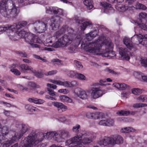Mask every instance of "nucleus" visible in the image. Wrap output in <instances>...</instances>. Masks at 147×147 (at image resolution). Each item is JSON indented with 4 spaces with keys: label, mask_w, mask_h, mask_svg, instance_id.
Segmentation results:
<instances>
[{
    "label": "nucleus",
    "mask_w": 147,
    "mask_h": 147,
    "mask_svg": "<svg viewBox=\"0 0 147 147\" xmlns=\"http://www.w3.org/2000/svg\"><path fill=\"white\" fill-rule=\"evenodd\" d=\"M78 73L73 71H70L68 75L71 77L76 78Z\"/></svg>",
    "instance_id": "nucleus-47"
},
{
    "label": "nucleus",
    "mask_w": 147,
    "mask_h": 147,
    "mask_svg": "<svg viewBox=\"0 0 147 147\" xmlns=\"http://www.w3.org/2000/svg\"><path fill=\"white\" fill-rule=\"evenodd\" d=\"M74 64L76 67L79 69H82L83 67V66L81 63L76 60L74 61Z\"/></svg>",
    "instance_id": "nucleus-44"
},
{
    "label": "nucleus",
    "mask_w": 147,
    "mask_h": 147,
    "mask_svg": "<svg viewBox=\"0 0 147 147\" xmlns=\"http://www.w3.org/2000/svg\"><path fill=\"white\" fill-rule=\"evenodd\" d=\"M20 69L21 72L25 73L27 71H29L32 72L33 68L27 64H22L20 66Z\"/></svg>",
    "instance_id": "nucleus-21"
},
{
    "label": "nucleus",
    "mask_w": 147,
    "mask_h": 147,
    "mask_svg": "<svg viewBox=\"0 0 147 147\" xmlns=\"http://www.w3.org/2000/svg\"><path fill=\"white\" fill-rule=\"evenodd\" d=\"M52 104L53 105L56 107L58 111L59 112H62L65 110L67 107L62 103L57 102H53Z\"/></svg>",
    "instance_id": "nucleus-18"
},
{
    "label": "nucleus",
    "mask_w": 147,
    "mask_h": 147,
    "mask_svg": "<svg viewBox=\"0 0 147 147\" xmlns=\"http://www.w3.org/2000/svg\"><path fill=\"white\" fill-rule=\"evenodd\" d=\"M19 5L21 6H24L29 4L28 0H18Z\"/></svg>",
    "instance_id": "nucleus-39"
},
{
    "label": "nucleus",
    "mask_w": 147,
    "mask_h": 147,
    "mask_svg": "<svg viewBox=\"0 0 147 147\" xmlns=\"http://www.w3.org/2000/svg\"><path fill=\"white\" fill-rule=\"evenodd\" d=\"M28 100L30 102H33L34 104H42L45 102V101L42 99L34 98H29Z\"/></svg>",
    "instance_id": "nucleus-26"
},
{
    "label": "nucleus",
    "mask_w": 147,
    "mask_h": 147,
    "mask_svg": "<svg viewBox=\"0 0 147 147\" xmlns=\"http://www.w3.org/2000/svg\"><path fill=\"white\" fill-rule=\"evenodd\" d=\"M58 92L60 93H63L64 94H66L69 91L68 90L66 89H62L59 90Z\"/></svg>",
    "instance_id": "nucleus-60"
},
{
    "label": "nucleus",
    "mask_w": 147,
    "mask_h": 147,
    "mask_svg": "<svg viewBox=\"0 0 147 147\" xmlns=\"http://www.w3.org/2000/svg\"><path fill=\"white\" fill-rule=\"evenodd\" d=\"M47 90L49 92V93L50 95L53 96L55 95V92L53 90L49 88H48Z\"/></svg>",
    "instance_id": "nucleus-59"
},
{
    "label": "nucleus",
    "mask_w": 147,
    "mask_h": 147,
    "mask_svg": "<svg viewBox=\"0 0 147 147\" xmlns=\"http://www.w3.org/2000/svg\"><path fill=\"white\" fill-rule=\"evenodd\" d=\"M141 61V63L143 65V66L147 67V59L142 58Z\"/></svg>",
    "instance_id": "nucleus-55"
},
{
    "label": "nucleus",
    "mask_w": 147,
    "mask_h": 147,
    "mask_svg": "<svg viewBox=\"0 0 147 147\" xmlns=\"http://www.w3.org/2000/svg\"><path fill=\"white\" fill-rule=\"evenodd\" d=\"M115 8L117 10L123 12L127 10L129 7L127 5L118 4L116 5Z\"/></svg>",
    "instance_id": "nucleus-25"
},
{
    "label": "nucleus",
    "mask_w": 147,
    "mask_h": 147,
    "mask_svg": "<svg viewBox=\"0 0 147 147\" xmlns=\"http://www.w3.org/2000/svg\"><path fill=\"white\" fill-rule=\"evenodd\" d=\"M3 113L7 117H11V115L13 113L12 111H6L5 110H4Z\"/></svg>",
    "instance_id": "nucleus-54"
},
{
    "label": "nucleus",
    "mask_w": 147,
    "mask_h": 147,
    "mask_svg": "<svg viewBox=\"0 0 147 147\" xmlns=\"http://www.w3.org/2000/svg\"><path fill=\"white\" fill-rule=\"evenodd\" d=\"M123 42L124 44L129 49L123 47L118 48L119 54L120 56V59L123 61H128L130 59V53L129 51L133 48L134 46L131 40L128 37H125L123 40Z\"/></svg>",
    "instance_id": "nucleus-7"
},
{
    "label": "nucleus",
    "mask_w": 147,
    "mask_h": 147,
    "mask_svg": "<svg viewBox=\"0 0 147 147\" xmlns=\"http://www.w3.org/2000/svg\"><path fill=\"white\" fill-rule=\"evenodd\" d=\"M52 41L50 40V39H47L46 40L45 45L47 46H51V45H50V44H52Z\"/></svg>",
    "instance_id": "nucleus-61"
},
{
    "label": "nucleus",
    "mask_w": 147,
    "mask_h": 147,
    "mask_svg": "<svg viewBox=\"0 0 147 147\" xmlns=\"http://www.w3.org/2000/svg\"><path fill=\"white\" fill-rule=\"evenodd\" d=\"M60 100L62 102L67 103H72V100L71 98L65 95H61L59 96Z\"/></svg>",
    "instance_id": "nucleus-27"
},
{
    "label": "nucleus",
    "mask_w": 147,
    "mask_h": 147,
    "mask_svg": "<svg viewBox=\"0 0 147 147\" xmlns=\"http://www.w3.org/2000/svg\"><path fill=\"white\" fill-rule=\"evenodd\" d=\"M102 114L101 113H88L86 114L87 117L90 119H98L100 118H102L103 117L100 116H102Z\"/></svg>",
    "instance_id": "nucleus-19"
},
{
    "label": "nucleus",
    "mask_w": 147,
    "mask_h": 147,
    "mask_svg": "<svg viewBox=\"0 0 147 147\" xmlns=\"http://www.w3.org/2000/svg\"><path fill=\"white\" fill-rule=\"evenodd\" d=\"M47 86L48 87H49L51 88H53L54 89H56L57 88V86L56 85L53 84H47Z\"/></svg>",
    "instance_id": "nucleus-63"
},
{
    "label": "nucleus",
    "mask_w": 147,
    "mask_h": 147,
    "mask_svg": "<svg viewBox=\"0 0 147 147\" xmlns=\"http://www.w3.org/2000/svg\"><path fill=\"white\" fill-rule=\"evenodd\" d=\"M147 105L145 103H136L133 105V107L135 108H138L140 107H146Z\"/></svg>",
    "instance_id": "nucleus-35"
},
{
    "label": "nucleus",
    "mask_w": 147,
    "mask_h": 147,
    "mask_svg": "<svg viewBox=\"0 0 147 147\" xmlns=\"http://www.w3.org/2000/svg\"><path fill=\"white\" fill-rule=\"evenodd\" d=\"M80 126L78 124H77L74 125L73 127L72 130L75 133H78L79 131V129L80 128Z\"/></svg>",
    "instance_id": "nucleus-42"
},
{
    "label": "nucleus",
    "mask_w": 147,
    "mask_h": 147,
    "mask_svg": "<svg viewBox=\"0 0 147 147\" xmlns=\"http://www.w3.org/2000/svg\"><path fill=\"white\" fill-rule=\"evenodd\" d=\"M17 67V64H13L9 66V68L10 71L13 74L16 76H19L21 74V73L20 71L16 69Z\"/></svg>",
    "instance_id": "nucleus-20"
},
{
    "label": "nucleus",
    "mask_w": 147,
    "mask_h": 147,
    "mask_svg": "<svg viewBox=\"0 0 147 147\" xmlns=\"http://www.w3.org/2000/svg\"><path fill=\"white\" fill-rule=\"evenodd\" d=\"M107 126H111L114 125V121L111 119H108L107 120Z\"/></svg>",
    "instance_id": "nucleus-41"
},
{
    "label": "nucleus",
    "mask_w": 147,
    "mask_h": 147,
    "mask_svg": "<svg viewBox=\"0 0 147 147\" xmlns=\"http://www.w3.org/2000/svg\"><path fill=\"white\" fill-rule=\"evenodd\" d=\"M13 37L11 36V40H17L20 38H24L25 40L27 43L30 45L32 47L39 48V45L33 43H40V40L39 39L37 36L34 34L27 33L24 30H22L19 34H16Z\"/></svg>",
    "instance_id": "nucleus-4"
},
{
    "label": "nucleus",
    "mask_w": 147,
    "mask_h": 147,
    "mask_svg": "<svg viewBox=\"0 0 147 147\" xmlns=\"http://www.w3.org/2000/svg\"><path fill=\"white\" fill-rule=\"evenodd\" d=\"M72 139L74 145L68 147H82V144H88L92 141L91 138L84 137L82 140V137L80 135L75 136Z\"/></svg>",
    "instance_id": "nucleus-9"
},
{
    "label": "nucleus",
    "mask_w": 147,
    "mask_h": 147,
    "mask_svg": "<svg viewBox=\"0 0 147 147\" xmlns=\"http://www.w3.org/2000/svg\"><path fill=\"white\" fill-rule=\"evenodd\" d=\"M10 26L6 25L4 27H0V34L3 33L4 32L7 30H9V34H8V36L10 34V32H11V30L10 29Z\"/></svg>",
    "instance_id": "nucleus-29"
},
{
    "label": "nucleus",
    "mask_w": 147,
    "mask_h": 147,
    "mask_svg": "<svg viewBox=\"0 0 147 147\" xmlns=\"http://www.w3.org/2000/svg\"><path fill=\"white\" fill-rule=\"evenodd\" d=\"M136 36L138 38L140 43L144 45V42H143V40H147V34L144 35H143L140 34L134 35L133 37Z\"/></svg>",
    "instance_id": "nucleus-23"
},
{
    "label": "nucleus",
    "mask_w": 147,
    "mask_h": 147,
    "mask_svg": "<svg viewBox=\"0 0 147 147\" xmlns=\"http://www.w3.org/2000/svg\"><path fill=\"white\" fill-rule=\"evenodd\" d=\"M123 142V138L121 136L116 135L111 137H105L99 140L98 144L102 147H109L116 144H121Z\"/></svg>",
    "instance_id": "nucleus-6"
},
{
    "label": "nucleus",
    "mask_w": 147,
    "mask_h": 147,
    "mask_svg": "<svg viewBox=\"0 0 147 147\" xmlns=\"http://www.w3.org/2000/svg\"><path fill=\"white\" fill-rule=\"evenodd\" d=\"M25 109L28 111L33 112L36 111L37 109L36 107L30 105H27L25 106Z\"/></svg>",
    "instance_id": "nucleus-30"
},
{
    "label": "nucleus",
    "mask_w": 147,
    "mask_h": 147,
    "mask_svg": "<svg viewBox=\"0 0 147 147\" xmlns=\"http://www.w3.org/2000/svg\"><path fill=\"white\" fill-rule=\"evenodd\" d=\"M82 137H88L89 136H90V133L89 132L86 131H82L81 133Z\"/></svg>",
    "instance_id": "nucleus-58"
},
{
    "label": "nucleus",
    "mask_w": 147,
    "mask_h": 147,
    "mask_svg": "<svg viewBox=\"0 0 147 147\" xmlns=\"http://www.w3.org/2000/svg\"><path fill=\"white\" fill-rule=\"evenodd\" d=\"M69 135V131L67 130H63L61 131L59 136L61 138L65 139L67 138Z\"/></svg>",
    "instance_id": "nucleus-31"
},
{
    "label": "nucleus",
    "mask_w": 147,
    "mask_h": 147,
    "mask_svg": "<svg viewBox=\"0 0 147 147\" xmlns=\"http://www.w3.org/2000/svg\"><path fill=\"white\" fill-rule=\"evenodd\" d=\"M87 5H85L87 7V8L88 9H92L93 7V3L92 1L90 0L89 1V3H87Z\"/></svg>",
    "instance_id": "nucleus-50"
},
{
    "label": "nucleus",
    "mask_w": 147,
    "mask_h": 147,
    "mask_svg": "<svg viewBox=\"0 0 147 147\" xmlns=\"http://www.w3.org/2000/svg\"><path fill=\"white\" fill-rule=\"evenodd\" d=\"M106 92L105 90H101L99 88H93L91 94L94 98H96L101 96Z\"/></svg>",
    "instance_id": "nucleus-15"
},
{
    "label": "nucleus",
    "mask_w": 147,
    "mask_h": 147,
    "mask_svg": "<svg viewBox=\"0 0 147 147\" xmlns=\"http://www.w3.org/2000/svg\"><path fill=\"white\" fill-rule=\"evenodd\" d=\"M105 70L106 72L113 74H116V72H115L113 70L111 69L107 68L105 69Z\"/></svg>",
    "instance_id": "nucleus-56"
},
{
    "label": "nucleus",
    "mask_w": 147,
    "mask_h": 147,
    "mask_svg": "<svg viewBox=\"0 0 147 147\" xmlns=\"http://www.w3.org/2000/svg\"><path fill=\"white\" fill-rule=\"evenodd\" d=\"M138 99L141 100L142 102L147 101V95H142L138 97Z\"/></svg>",
    "instance_id": "nucleus-48"
},
{
    "label": "nucleus",
    "mask_w": 147,
    "mask_h": 147,
    "mask_svg": "<svg viewBox=\"0 0 147 147\" xmlns=\"http://www.w3.org/2000/svg\"><path fill=\"white\" fill-rule=\"evenodd\" d=\"M49 82L55 84L63 86L65 87H72L77 86L78 84L77 81H73L71 82L68 81H61V80H50Z\"/></svg>",
    "instance_id": "nucleus-12"
},
{
    "label": "nucleus",
    "mask_w": 147,
    "mask_h": 147,
    "mask_svg": "<svg viewBox=\"0 0 147 147\" xmlns=\"http://www.w3.org/2000/svg\"><path fill=\"white\" fill-rule=\"evenodd\" d=\"M139 16L140 18L147 20V14L146 13L141 12L140 13Z\"/></svg>",
    "instance_id": "nucleus-51"
},
{
    "label": "nucleus",
    "mask_w": 147,
    "mask_h": 147,
    "mask_svg": "<svg viewBox=\"0 0 147 147\" xmlns=\"http://www.w3.org/2000/svg\"><path fill=\"white\" fill-rule=\"evenodd\" d=\"M27 24V22L26 21H23L17 23H15L11 26H10V29L11 32L9 35V37L10 38L11 36L13 37L16 34H18L22 30L20 31V28L25 27Z\"/></svg>",
    "instance_id": "nucleus-10"
},
{
    "label": "nucleus",
    "mask_w": 147,
    "mask_h": 147,
    "mask_svg": "<svg viewBox=\"0 0 147 147\" xmlns=\"http://www.w3.org/2000/svg\"><path fill=\"white\" fill-rule=\"evenodd\" d=\"M46 12L47 13L58 14L62 15L63 13V10L57 7H46Z\"/></svg>",
    "instance_id": "nucleus-14"
},
{
    "label": "nucleus",
    "mask_w": 147,
    "mask_h": 147,
    "mask_svg": "<svg viewBox=\"0 0 147 147\" xmlns=\"http://www.w3.org/2000/svg\"><path fill=\"white\" fill-rule=\"evenodd\" d=\"M15 2L12 0H2L0 4V12L4 17L14 18L17 16L19 11Z\"/></svg>",
    "instance_id": "nucleus-2"
},
{
    "label": "nucleus",
    "mask_w": 147,
    "mask_h": 147,
    "mask_svg": "<svg viewBox=\"0 0 147 147\" xmlns=\"http://www.w3.org/2000/svg\"><path fill=\"white\" fill-rule=\"evenodd\" d=\"M16 53L22 57H27L28 56L27 54L24 52L18 51L16 52Z\"/></svg>",
    "instance_id": "nucleus-52"
},
{
    "label": "nucleus",
    "mask_w": 147,
    "mask_h": 147,
    "mask_svg": "<svg viewBox=\"0 0 147 147\" xmlns=\"http://www.w3.org/2000/svg\"><path fill=\"white\" fill-rule=\"evenodd\" d=\"M100 4L105 9H107L108 8H112L111 7V5L108 3L105 2H102Z\"/></svg>",
    "instance_id": "nucleus-43"
},
{
    "label": "nucleus",
    "mask_w": 147,
    "mask_h": 147,
    "mask_svg": "<svg viewBox=\"0 0 147 147\" xmlns=\"http://www.w3.org/2000/svg\"><path fill=\"white\" fill-rule=\"evenodd\" d=\"M134 23L137 24L138 25L140 28L142 29H143L144 30H147V25H145L144 24H140L138 23L136 21H134V22H133Z\"/></svg>",
    "instance_id": "nucleus-37"
},
{
    "label": "nucleus",
    "mask_w": 147,
    "mask_h": 147,
    "mask_svg": "<svg viewBox=\"0 0 147 147\" xmlns=\"http://www.w3.org/2000/svg\"><path fill=\"white\" fill-rule=\"evenodd\" d=\"M135 6L136 9L145 10L146 9V7L143 4L137 2Z\"/></svg>",
    "instance_id": "nucleus-34"
},
{
    "label": "nucleus",
    "mask_w": 147,
    "mask_h": 147,
    "mask_svg": "<svg viewBox=\"0 0 147 147\" xmlns=\"http://www.w3.org/2000/svg\"><path fill=\"white\" fill-rule=\"evenodd\" d=\"M100 38L86 45L82 42V47H83L87 52L94 55L110 57L111 58L115 56V52L111 50L113 45L111 41L105 40L103 41Z\"/></svg>",
    "instance_id": "nucleus-1"
},
{
    "label": "nucleus",
    "mask_w": 147,
    "mask_h": 147,
    "mask_svg": "<svg viewBox=\"0 0 147 147\" xmlns=\"http://www.w3.org/2000/svg\"><path fill=\"white\" fill-rule=\"evenodd\" d=\"M76 22L78 24H81L80 27L82 31H84L88 27L90 28L92 26V22L90 21L86 20L83 18L77 20Z\"/></svg>",
    "instance_id": "nucleus-13"
},
{
    "label": "nucleus",
    "mask_w": 147,
    "mask_h": 147,
    "mask_svg": "<svg viewBox=\"0 0 147 147\" xmlns=\"http://www.w3.org/2000/svg\"><path fill=\"white\" fill-rule=\"evenodd\" d=\"M57 73V71L56 70H53L49 71L48 72L46 73L45 74L46 76H51L56 74Z\"/></svg>",
    "instance_id": "nucleus-53"
},
{
    "label": "nucleus",
    "mask_w": 147,
    "mask_h": 147,
    "mask_svg": "<svg viewBox=\"0 0 147 147\" xmlns=\"http://www.w3.org/2000/svg\"><path fill=\"white\" fill-rule=\"evenodd\" d=\"M133 75L136 78L138 79L140 78L142 76L141 72L136 71L134 72Z\"/></svg>",
    "instance_id": "nucleus-46"
},
{
    "label": "nucleus",
    "mask_w": 147,
    "mask_h": 147,
    "mask_svg": "<svg viewBox=\"0 0 147 147\" xmlns=\"http://www.w3.org/2000/svg\"><path fill=\"white\" fill-rule=\"evenodd\" d=\"M38 141H40L41 140H38L36 133L33 131L27 137L25 138L23 142L18 144V147H32L36 144Z\"/></svg>",
    "instance_id": "nucleus-8"
},
{
    "label": "nucleus",
    "mask_w": 147,
    "mask_h": 147,
    "mask_svg": "<svg viewBox=\"0 0 147 147\" xmlns=\"http://www.w3.org/2000/svg\"><path fill=\"white\" fill-rule=\"evenodd\" d=\"M50 18L48 17H46L42 19V22L45 24L47 25V23L49 20Z\"/></svg>",
    "instance_id": "nucleus-62"
},
{
    "label": "nucleus",
    "mask_w": 147,
    "mask_h": 147,
    "mask_svg": "<svg viewBox=\"0 0 147 147\" xmlns=\"http://www.w3.org/2000/svg\"><path fill=\"white\" fill-rule=\"evenodd\" d=\"M76 78L81 80H86V78L85 76L83 74L78 73L77 74Z\"/></svg>",
    "instance_id": "nucleus-45"
},
{
    "label": "nucleus",
    "mask_w": 147,
    "mask_h": 147,
    "mask_svg": "<svg viewBox=\"0 0 147 147\" xmlns=\"http://www.w3.org/2000/svg\"><path fill=\"white\" fill-rule=\"evenodd\" d=\"M65 31L64 28H62L56 32L53 38L56 40H57L52 45L53 47L57 48L67 47L73 42L74 34L69 33L68 35L62 36V34Z\"/></svg>",
    "instance_id": "nucleus-3"
},
{
    "label": "nucleus",
    "mask_w": 147,
    "mask_h": 147,
    "mask_svg": "<svg viewBox=\"0 0 147 147\" xmlns=\"http://www.w3.org/2000/svg\"><path fill=\"white\" fill-rule=\"evenodd\" d=\"M75 94L78 97L82 99H87L88 95L86 91L82 89L79 88L78 91L75 92Z\"/></svg>",
    "instance_id": "nucleus-17"
},
{
    "label": "nucleus",
    "mask_w": 147,
    "mask_h": 147,
    "mask_svg": "<svg viewBox=\"0 0 147 147\" xmlns=\"http://www.w3.org/2000/svg\"><path fill=\"white\" fill-rule=\"evenodd\" d=\"M0 103L1 104L5 106H6L7 107H11V105L10 104L7 103L6 102H5L3 101H2L0 102Z\"/></svg>",
    "instance_id": "nucleus-64"
},
{
    "label": "nucleus",
    "mask_w": 147,
    "mask_h": 147,
    "mask_svg": "<svg viewBox=\"0 0 147 147\" xmlns=\"http://www.w3.org/2000/svg\"><path fill=\"white\" fill-rule=\"evenodd\" d=\"M113 85L115 87L120 90H125L128 87L127 85L124 83L120 84L118 83H115Z\"/></svg>",
    "instance_id": "nucleus-24"
},
{
    "label": "nucleus",
    "mask_w": 147,
    "mask_h": 147,
    "mask_svg": "<svg viewBox=\"0 0 147 147\" xmlns=\"http://www.w3.org/2000/svg\"><path fill=\"white\" fill-rule=\"evenodd\" d=\"M33 30L35 33H41L44 32L47 28V25L38 21L32 24Z\"/></svg>",
    "instance_id": "nucleus-11"
},
{
    "label": "nucleus",
    "mask_w": 147,
    "mask_h": 147,
    "mask_svg": "<svg viewBox=\"0 0 147 147\" xmlns=\"http://www.w3.org/2000/svg\"><path fill=\"white\" fill-rule=\"evenodd\" d=\"M16 126L18 129H20L18 132L13 133V135L10 138V140H7V142L1 147H8L15 142L18 140L29 129V126L26 125L22 124L19 122L16 121Z\"/></svg>",
    "instance_id": "nucleus-5"
},
{
    "label": "nucleus",
    "mask_w": 147,
    "mask_h": 147,
    "mask_svg": "<svg viewBox=\"0 0 147 147\" xmlns=\"http://www.w3.org/2000/svg\"><path fill=\"white\" fill-rule=\"evenodd\" d=\"M97 32L96 31L90 32L86 34V37L88 40H91L92 39L95 37L97 35Z\"/></svg>",
    "instance_id": "nucleus-28"
},
{
    "label": "nucleus",
    "mask_w": 147,
    "mask_h": 147,
    "mask_svg": "<svg viewBox=\"0 0 147 147\" xmlns=\"http://www.w3.org/2000/svg\"><path fill=\"white\" fill-rule=\"evenodd\" d=\"M57 19L55 17H53L51 19V24L50 25L51 28L52 30H56L58 29L60 26V21L58 20L57 19L60 20L61 18L59 17H56Z\"/></svg>",
    "instance_id": "nucleus-16"
},
{
    "label": "nucleus",
    "mask_w": 147,
    "mask_h": 147,
    "mask_svg": "<svg viewBox=\"0 0 147 147\" xmlns=\"http://www.w3.org/2000/svg\"><path fill=\"white\" fill-rule=\"evenodd\" d=\"M131 91L133 94L139 95L142 93V90L139 88H134L131 90Z\"/></svg>",
    "instance_id": "nucleus-36"
},
{
    "label": "nucleus",
    "mask_w": 147,
    "mask_h": 147,
    "mask_svg": "<svg viewBox=\"0 0 147 147\" xmlns=\"http://www.w3.org/2000/svg\"><path fill=\"white\" fill-rule=\"evenodd\" d=\"M32 72L33 73L35 76L37 78H41L43 76V75L42 73L37 72L33 69Z\"/></svg>",
    "instance_id": "nucleus-38"
},
{
    "label": "nucleus",
    "mask_w": 147,
    "mask_h": 147,
    "mask_svg": "<svg viewBox=\"0 0 147 147\" xmlns=\"http://www.w3.org/2000/svg\"><path fill=\"white\" fill-rule=\"evenodd\" d=\"M107 120H102L98 123V124L102 126H107Z\"/></svg>",
    "instance_id": "nucleus-57"
},
{
    "label": "nucleus",
    "mask_w": 147,
    "mask_h": 147,
    "mask_svg": "<svg viewBox=\"0 0 147 147\" xmlns=\"http://www.w3.org/2000/svg\"><path fill=\"white\" fill-rule=\"evenodd\" d=\"M70 145H71L70 146H73L74 145V142L72 138L67 140L65 142L66 146H68Z\"/></svg>",
    "instance_id": "nucleus-49"
},
{
    "label": "nucleus",
    "mask_w": 147,
    "mask_h": 147,
    "mask_svg": "<svg viewBox=\"0 0 147 147\" xmlns=\"http://www.w3.org/2000/svg\"><path fill=\"white\" fill-rule=\"evenodd\" d=\"M59 121L64 123L66 124H69L70 122L69 120L66 119L64 117H62L59 118Z\"/></svg>",
    "instance_id": "nucleus-40"
},
{
    "label": "nucleus",
    "mask_w": 147,
    "mask_h": 147,
    "mask_svg": "<svg viewBox=\"0 0 147 147\" xmlns=\"http://www.w3.org/2000/svg\"><path fill=\"white\" fill-rule=\"evenodd\" d=\"M117 114L120 116H126L130 114V112L129 111H124L121 110L117 112Z\"/></svg>",
    "instance_id": "nucleus-33"
},
{
    "label": "nucleus",
    "mask_w": 147,
    "mask_h": 147,
    "mask_svg": "<svg viewBox=\"0 0 147 147\" xmlns=\"http://www.w3.org/2000/svg\"><path fill=\"white\" fill-rule=\"evenodd\" d=\"M58 135V134L55 131H50L49 132L45 133L43 134V136L46 137L48 139H51L52 138Z\"/></svg>",
    "instance_id": "nucleus-22"
},
{
    "label": "nucleus",
    "mask_w": 147,
    "mask_h": 147,
    "mask_svg": "<svg viewBox=\"0 0 147 147\" xmlns=\"http://www.w3.org/2000/svg\"><path fill=\"white\" fill-rule=\"evenodd\" d=\"M134 130L133 128L130 127H125L122 128L121 131L122 133H129Z\"/></svg>",
    "instance_id": "nucleus-32"
}]
</instances>
